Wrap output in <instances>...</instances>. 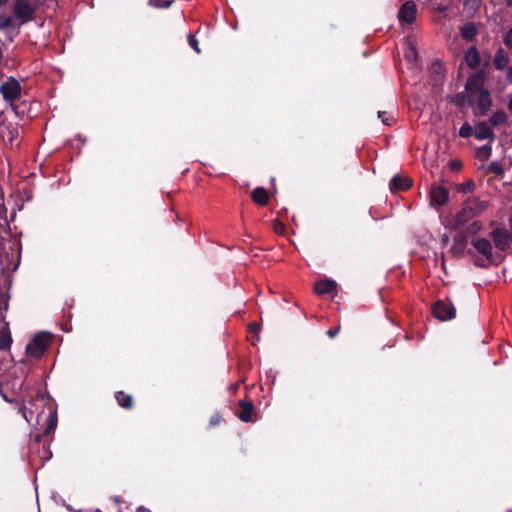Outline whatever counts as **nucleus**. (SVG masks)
<instances>
[{
  "instance_id": "f257e3e1",
  "label": "nucleus",
  "mask_w": 512,
  "mask_h": 512,
  "mask_svg": "<svg viewBox=\"0 0 512 512\" xmlns=\"http://www.w3.org/2000/svg\"><path fill=\"white\" fill-rule=\"evenodd\" d=\"M477 81V77H470L467 80L465 88L469 98H472L473 96L477 97V103L474 109L475 115L483 116L492 106V100L489 91L482 86H479Z\"/></svg>"
},
{
  "instance_id": "f03ea898",
  "label": "nucleus",
  "mask_w": 512,
  "mask_h": 512,
  "mask_svg": "<svg viewBox=\"0 0 512 512\" xmlns=\"http://www.w3.org/2000/svg\"><path fill=\"white\" fill-rule=\"evenodd\" d=\"M488 208V202L473 196L467 198L462 206V209L456 214L454 218V225L460 226L467 223L469 220L480 216Z\"/></svg>"
},
{
  "instance_id": "7ed1b4c3",
  "label": "nucleus",
  "mask_w": 512,
  "mask_h": 512,
  "mask_svg": "<svg viewBox=\"0 0 512 512\" xmlns=\"http://www.w3.org/2000/svg\"><path fill=\"white\" fill-rule=\"evenodd\" d=\"M471 245L478 256V264L481 266L498 263L502 259V255L494 249L490 240L486 238L475 237L471 240Z\"/></svg>"
},
{
  "instance_id": "20e7f679",
  "label": "nucleus",
  "mask_w": 512,
  "mask_h": 512,
  "mask_svg": "<svg viewBox=\"0 0 512 512\" xmlns=\"http://www.w3.org/2000/svg\"><path fill=\"white\" fill-rule=\"evenodd\" d=\"M54 340V336L49 332H40L27 344L26 354L39 359L52 346Z\"/></svg>"
},
{
  "instance_id": "39448f33",
  "label": "nucleus",
  "mask_w": 512,
  "mask_h": 512,
  "mask_svg": "<svg viewBox=\"0 0 512 512\" xmlns=\"http://www.w3.org/2000/svg\"><path fill=\"white\" fill-rule=\"evenodd\" d=\"M0 93L5 101L14 102L20 98L21 85L17 79L9 77L7 81L0 85Z\"/></svg>"
},
{
  "instance_id": "423d86ee",
  "label": "nucleus",
  "mask_w": 512,
  "mask_h": 512,
  "mask_svg": "<svg viewBox=\"0 0 512 512\" xmlns=\"http://www.w3.org/2000/svg\"><path fill=\"white\" fill-rule=\"evenodd\" d=\"M433 314L436 318L447 321L455 317L456 309L451 302L437 301L433 307Z\"/></svg>"
},
{
  "instance_id": "0eeeda50",
  "label": "nucleus",
  "mask_w": 512,
  "mask_h": 512,
  "mask_svg": "<svg viewBox=\"0 0 512 512\" xmlns=\"http://www.w3.org/2000/svg\"><path fill=\"white\" fill-rule=\"evenodd\" d=\"M493 242L495 244L494 249L501 254L511 244V234L504 229H495L491 233Z\"/></svg>"
},
{
  "instance_id": "6e6552de",
  "label": "nucleus",
  "mask_w": 512,
  "mask_h": 512,
  "mask_svg": "<svg viewBox=\"0 0 512 512\" xmlns=\"http://www.w3.org/2000/svg\"><path fill=\"white\" fill-rule=\"evenodd\" d=\"M14 15L23 23L29 22L34 14V8L24 0H16L13 6Z\"/></svg>"
},
{
  "instance_id": "1a4fd4ad",
  "label": "nucleus",
  "mask_w": 512,
  "mask_h": 512,
  "mask_svg": "<svg viewBox=\"0 0 512 512\" xmlns=\"http://www.w3.org/2000/svg\"><path fill=\"white\" fill-rule=\"evenodd\" d=\"M449 200V192L446 188L435 186L430 191V205L434 208L445 205Z\"/></svg>"
},
{
  "instance_id": "9d476101",
  "label": "nucleus",
  "mask_w": 512,
  "mask_h": 512,
  "mask_svg": "<svg viewBox=\"0 0 512 512\" xmlns=\"http://www.w3.org/2000/svg\"><path fill=\"white\" fill-rule=\"evenodd\" d=\"M416 12L417 8L415 3L413 1H407L402 5L398 13V18L400 21L410 24L415 20Z\"/></svg>"
},
{
  "instance_id": "9b49d317",
  "label": "nucleus",
  "mask_w": 512,
  "mask_h": 512,
  "mask_svg": "<svg viewBox=\"0 0 512 512\" xmlns=\"http://www.w3.org/2000/svg\"><path fill=\"white\" fill-rule=\"evenodd\" d=\"M336 288V282L331 279L317 281L314 285V291L318 295L332 294L336 291Z\"/></svg>"
},
{
  "instance_id": "f8f14e48",
  "label": "nucleus",
  "mask_w": 512,
  "mask_h": 512,
  "mask_svg": "<svg viewBox=\"0 0 512 512\" xmlns=\"http://www.w3.org/2000/svg\"><path fill=\"white\" fill-rule=\"evenodd\" d=\"M474 136L478 140H490L493 141L495 138L494 132L488 126L486 122H479L475 125Z\"/></svg>"
},
{
  "instance_id": "ddd939ff",
  "label": "nucleus",
  "mask_w": 512,
  "mask_h": 512,
  "mask_svg": "<svg viewBox=\"0 0 512 512\" xmlns=\"http://www.w3.org/2000/svg\"><path fill=\"white\" fill-rule=\"evenodd\" d=\"M412 185V181L410 178L406 176L396 175L390 181V189L393 191L396 190H406Z\"/></svg>"
},
{
  "instance_id": "4468645a",
  "label": "nucleus",
  "mask_w": 512,
  "mask_h": 512,
  "mask_svg": "<svg viewBox=\"0 0 512 512\" xmlns=\"http://www.w3.org/2000/svg\"><path fill=\"white\" fill-rule=\"evenodd\" d=\"M12 344V337L8 322H4L0 329V350H7Z\"/></svg>"
},
{
  "instance_id": "2eb2a0df",
  "label": "nucleus",
  "mask_w": 512,
  "mask_h": 512,
  "mask_svg": "<svg viewBox=\"0 0 512 512\" xmlns=\"http://www.w3.org/2000/svg\"><path fill=\"white\" fill-rule=\"evenodd\" d=\"M57 426V415L56 413L50 412L48 416V424L46 428L44 429L42 434H37L35 436V441L40 442L43 437L49 436L51 433L54 432L55 428Z\"/></svg>"
},
{
  "instance_id": "dca6fc26",
  "label": "nucleus",
  "mask_w": 512,
  "mask_h": 512,
  "mask_svg": "<svg viewBox=\"0 0 512 512\" xmlns=\"http://www.w3.org/2000/svg\"><path fill=\"white\" fill-rule=\"evenodd\" d=\"M240 411L238 417L244 422L252 421L253 405L250 402L240 401Z\"/></svg>"
},
{
  "instance_id": "f3484780",
  "label": "nucleus",
  "mask_w": 512,
  "mask_h": 512,
  "mask_svg": "<svg viewBox=\"0 0 512 512\" xmlns=\"http://www.w3.org/2000/svg\"><path fill=\"white\" fill-rule=\"evenodd\" d=\"M493 63L498 70H503L508 65L509 56L503 48L497 50Z\"/></svg>"
},
{
  "instance_id": "a211bd4d",
  "label": "nucleus",
  "mask_w": 512,
  "mask_h": 512,
  "mask_svg": "<svg viewBox=\"0 0 512 512\" xmlns=\"http://www.w3.org/2000/svg\"><path fill=\"white\" fill-rule=\"evenodd\" d=\"M465 60L469 67H478L481 61L478 50L475 47L470 48L465 54Z\"/></svg>"
},
{
  "instance_id": "6ab92c4d",
  "label": "nucleus",
  "mask_w": 512,
  "mask_h": 512,
  "mask_svg": "<svg viewBox=\"0 0 512 512\" xmlns=\"http://www.w3.org/2000/svg\"><path fill=\"white\" fill-rule=\"evenodd\" d=\"M252 199L259 205H266L268 202V192L262 187H257L252 192Z\"/></svg>"
},
{
  "instance_id": "aec40b11",
  "label": "nucleus",
  "mask_w": 512,
  "mask_h": 512,
  "mask_svg": "<svg viewBox=\"0 0 512 512\" xmlns=\"http://www.w3.org/2000/svg\"><path fill=\"white\" fill-rule=\"evenodd\" d=\"M477 34L476 26L473 23L465 24L461 29V36L467 41L473 40Z\"/></svg>"
},
{
  "instance_id": "412c9836",
  "label": "nucleus",
  "mask_w": 512,
  "mask_h": 512,
  "mask_svg": "<svg viewBox=\"0 0 512 512\" xmlns=\"http://www.w3.org/2000/svg\"><path fill=\"white\" fill-rule=\"evenodd\" d=\"M116 399L118 401V404L124 408H131L133 406L132 396L122 391L117 393Z\"/></svg>"
},
{
  "instance_id": "4be33fe9",
  "label": "nucleus",
  "mask_w": 512,
  "mask_h": 512,
  "mask_svg": "<svg viewBox=\"0 0 512 512\" xmlns=\"http://www.w3.org/2000/svg\"><path fill=\"white\" fill-rule=\"evenodd\" d=\"M506 121H507V115L503 110H497L496 112H494L489 120V122L493 126H498V125L504 124Z\"/></svg>"
},
{
  "instance_id": "5701e85b",
  "label": "nucleus",
  "mask_w": 512,
  "mask_h": 512,
  "mask_svg": "<svg viewBox=\"0 0 512 512\" xmlns=\"http://www.w3.org/2000/svg\"><path fill=\"white\" fill-rule=\"evenodd\" d=\"M472 134H474L473 128L468 123L463 124L459 130V135L462 138H468Z\"/></svg>"
},
{
  "instance_id": "b1692460",
  "label": "nucleus",
  "mask_w": 512,
  "mask_h": 512,
  "mask_svg": "<svg viewBox=\"0 0 512 512\" xmlns=\"http://www.w3.org/2000/svg\"><path fill=\"white\" fill-rule=\"evenodd\" d=\"M150 4L157 8H167L169 7L173 0H150Z\"/></svg>"
},
{
  "instance_id": "393cba45",
  "label": "nucleus",
  "mask_w": 512,
  "mask_h": 512,
  "mask_svg": "<svg viewBox=\"0 0 512 512\" xmlns=\"http://www.w3.org/2000/svg\"><path fill=\"white\" fill-rule=\"evenodd\" d=\"M477 154L479 157H482L484 159H487L491 155V146L484 145L481 148L478 149Z\"/></svg>"
},
{
  "instance_id": "a878e982",
  "label": "nucleus",
  "mask_w": 512,
  "mask_h": 512,
  "mask_svg": "<svg viewBox=\"0 0 512 512\" xmlns=\"http://www.w3.org/2000/svg\"><path fill=\"white\" fill-rule=\"evenodd\" d=\"M405 58L410 62H413L416 60L417 51L414 46H409V48L407 49V51L405 53Z\"/></svg>"
},
{
  "instance_id": "bb28decb",
  "label": "nucleus",
  "mask_w": 512,
  "mask_h": 512,
  "mask_svg": "<svg viewBox=\"0 0 512 512\" xmlns=\"http://www.w3.org/2000/svg\"><path fill=\"white\" fill-rule=\"evenodd\" d=\"M475 188V184L473 181H468L466 183H463L459 186V191L463 193H469L472 192Z\"/></svg>"
},
{
  "instance_id": "cd10ccee",
  "label": "nucleus",
  "mask_w": 512,
  "mask_h": 512,
  "mask_svg": "<svg viewBox=\"0 0 512 512\" xmlns=\"http://www.w3.org/2000/svg\"><path fill=\"white\" fill-rule=\"evenodd\" d=\"M273 230L277 234H284V232L286 230V226L279 221H275L273 224Z\"/></svg>"
},
{
  "instance_id": "c85d7f7f",
  "label": "nucleus",
  "mask_w": 512,
  "mask_h": 512,
  "mask_svg": "<svg viewBox=\"0 0 512 512\" xmlns=\"http://www.w3.org/2000/svg\"><path fill=\"white\" fill-rule=\"evenodd\" d=\"M188 42H189V45L197 52V53H200V48H199V45H198V41L197 39L189 34L188 36Z\"/></svg>"
},
{
  "instance_id": "c756f323",
  "label": "nucleus",
  "mask_w": 512,
  "mask_h": 512,
  "mask_svg": "<svg viewBox=\"0 0 512 512\" xmlns=\"http://www.w3.org/2000/svg\"><path fill=\"white\" fill-rule=\"evenodd\" d=\"M12 25V19L11 17H5L0 20V28L6 29Z\"/></svg>"
},
{
  "instance_id": "7c9ffc66",
  "label": "nucleus",
  "mask_w": 512,
  "mask_h": 512,
  "mask_svg": "<svg viewBox=\"0 0 512 512\" xmlns=\"http://www.w3.org/2000/svg\"><path fill=\"white\" fill-rule=\"evenodd\" d=\"M504 43L507 47L512 49V28L505 34Z\"/></svg>"
},
{
  "instance_id": "2f4dec72",
  "label": "nucleus",
  "mask_w": 512,
  "mask_h": 512,
  "mask_svg": "<svg viewBox=\"0 0 512 512\" xmlns=\"http://www.w3.org/2000/svg\"><path fill=\"white\" fill-rule=\"evenodd\" d=\"M378 117L382 120L384 124L391 125L392 119L386 117V112H379Z\"/></svg>"
},
{
  "instance_id": "473e14b6",
  "label": "nucleus",
  "mask_w": 512,
  "mask_h": 512,
  "mask_svg": "<svg viewBox=\"0 0 512 512\" xmlns=\"http://www.w3.org/2000/svg\"><path fill=\"white\" fill-rule=\"evenodd\" d=\"M340 331V327L338 326L337 328L335 329H330L327 331V335L330 337V338H333L335 337Z\"/></svg>"
},
{
  "instance_id": "72a5a7b5",
  "label": "nucleus",
  "mask_w": 512,
  "mask_h": 512,
  "mask_svg": "<svg viewBox=\"0 0 512 512\" xmlns=\"http://www.w3.org/2000/svg\"><path fill=\"white\" fill-rule=\"evenodd\" d=\"M9 133H10V141H12L17 136L18 131H17V129H12L9 131Z\"/></svg>"
},
{
  "instance_id": "f704fd0d",
  "label": "nucleus",
  "mask_w": 512,
  "mask_h": 512,
  "mask_svg": "<svg viewBox=\"0 0 512 512\" xmlns=\"http://www.w3.org/2000/svg\"><path fill=\"white\" fill-rule=\"evenodd\" d=\"M20 412L22 413L23 417H24L27 421H29V419H28V417H27V409H26V407H25V406H23V407H21V408H20Z\"/></svg>"
},
{
  "instance_id": "c9c22d12",
  "label": "nucleus",
  "mask_w": 512,
  "mask_h": 512,
  "mask_svg": "<svg viewBox=\"0 0 512 512\" xmlns=\"http://www.w3.org/2000/svg\"><path fill=\"white\" fill-rule=\"evenodd\" d=\"M507 79L509 82H512V66L507 70Z\"/></svg>"
},
{
  "instance_id": "e433bc0d",
  "label": "nucleus",
  "mask_w": 512,
  "mask_h": 512,
  "mask_svg": "<svg viewBox=\"0 0 512 512\" xmlns=\"http://www.w3.org/2000/svg\"><path fill=\"white\" fill-rule=\"evenodd\" d=\"M508 109L512 111V93L509 95Z\"/></svg>"
},
{
  "instance_id": "4c0bfd02",
  "label": "nucleus",
  "mask_w": 512,
  "mask_h": 512,
  "mask_svg": "<svg viewBox=\"0 0 512 512\" xmlns=\"http://www.w3.org/2000/svg\"><path fill=\"white\" fill-rule=\"evenodd\" d=\"M250 329H251V331L257 332V331H258V326H257V324H252V325H250Z\"/></svg>"
},
{
  "instance_id": "58836bf2",
  "label": "nucleus",
  "mask_w": 512,
  "mask_h": 512,
  "mask_svg": "<svg viewBox=\"0 0 512 512\" xmlns=\"http://www.w3.org/2000/svg\"><path fill=\"white\" fill-rule=\"evenodd\" d=\"M4 199V194H3V191H2V188L0 187V201H3ZM2 207V204H0V208Z\"/></svg>"
},
{
  "instance_id": "ea45409f",
  "label": "nucleus",
  "mask_w": 512,
  "mask_h": 512,
  "mask_svg": "<svg viewBox=\"0 0 512 512\" xmlns=\"http://www.w3.org/2000/svg\"><path fill=\"white\" fill-rule=\"evenodd\" d=\"M3 398L6 402H11V400L6 395H3Z\"/></svg>"
},
{
  "instance_id": "a19ab883",
  "label": "nucleus",
  "mask_w": 512,
  "mask_h": 512,
  "mask_svg": "<svg viewBox=\"0 0 512 512\" xmlns=\"http://www.w3.org/2000/svg\"><path fill=\"white\" fill-rule=\"evenodd\" d=\"M138 512H149V511H148V510H146V509H144V508H141V509H139V511H138Z\"/></svg>"
},
{
  "instance_id": "79ce46f5",
  "label": "nucleus",
  "mask_w": 512,
  "mask_h": 512,
  "mask_svg": "<svg viewBox=\"0 0 512 512\" xmlns=\"http://www.w3.org/2000/svg\"><path fill=\"white\" fill-rule=\"evenodd\" d=\"M510 227H511V230H512V219H511V221H510Z\"/></svg>"
}]
</instances>
